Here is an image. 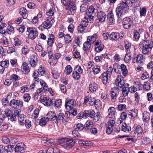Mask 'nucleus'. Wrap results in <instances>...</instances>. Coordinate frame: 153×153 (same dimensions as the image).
Listing matches in <instances>:
<instances>
[{
    "instance_id": "obj_58",
    "label": "nucleus",
    "mask_w": 153,
    "mask_h": 153,
    "mask_svg": "<svg viewBox=\"0 0 153 153\" xmlns=\"http://www.w3.org/2000/svg\"><path fill=\"white\" fill-rule=\"evenodd\" d=\"M150 139L149 138L147 137L143 138L142 140V143L145 145L150 143Z\"/></svg>"
},
{
    "instance_id": "obj_56",
    "label": "nucleus",
    "mask_w": 153,
    "mask_h": 153,
    "mask_svg": "<svg viewBox=\"0 0 153 153\" xmlns=\"http://www.w3.org/2000/svg\"><path fill=\"white\" fill-rule=\"evenodd\" d=\"M9 65V62L8 60H5L0 63V66L5 68H7Z\"/></svg>"
},
{
    "instance_id": "obj_22",
    "label": "nucleus",
    "mask_w": 153,
    "mask_h": 153,
    "mask_svg": "<svg viewBox=\"0 0 153 153\" xmlns=\"http://www.w3.org/2000/svg\"><path fill=\"white\" fill-rule=\"evenodd\" d=\"M56 114L53 111H49L47 114V117L48 118L49 120L50 119L51 120L55 122V119H56Z\"/></svg>"
},
{
    "instance_id": "obj_46",
    "label": "nucleus",
    "mask_w": 153,
    "mask_h": 153,
    "mask_svg": "<svg viewBox=\"0 0 153 153\" xmlns=\"http://www.w3.org/2000/svg\"><path fill=\"white\" fill-rule=\"evenodd\" d=\"M52 74L53 77L57 79L59 76V74L58 73L57 69L56 68H54L52 70Z\"/></svg>"
},
{
    "instance_id": "obj_13",
    "label": "nucleus",
    "mask_w": 153,
    "mask_h": 153,
    "mask_svg": "<svg viewBox=\"0 0 153 153\" xmlns=\"http://www.w3.org/2000/svg\"><path fill=\"white\" fill-rule=\"evenodd\" d=\"M4 114L7 117L8 119L11 121L16 120L15 117H13V114L11 110L8 108L6 109L4 111Z\"/></svg>"
},
{
    "instance_id": "obj_19",
    "label": "nucleus",
    "mask_w": 153,
    "mask_h": 153,
    "mask_svg": "<svg viewBox=\"0 0 153 153\" xmlns=\"http://www.w3.org/2000/svg\"><path fill=\"white\" fill-rule=\"evenodd\" d=\"M97 16L99 21L100 22H103L105 20L106 15L105 13L102 11L97 12Z\"/></svg>"
},
{
    "instance_id": "obj_37",
    "label": "nucleus",
    "mask_w": 153,
    "mask_h": 153,
    "mask_svg": "<svg viewBox=\"0 0 153 153\" xmlns=\"http://www.w3.org/2000/svg\"><path fill=\"white\" fill-rule=\"evenodd\" d=\"M123 10L120 7H117L116 8V13L117 17L122 16Z\"/></svg>"
},
{
    "instance_id": "obj_12",
    "label": "nucleus",
    "mask_w": 153,
    "mask_h": 153,
    "mask_svg": "<svg viewBox=\"0 0 153 153\" xmlns=\"http://www.w3.org/2000/svg\"><path fill=\"white\" fill-rule=\"evenodd\" d=\"M100 112H97L96 115L94 111L92 110L90 111L89 117L93 118V121L94 122H96L99 120L100 119Z\"/></svg>"
},
{
    "instance_id": "obj_15",
    "label": "nucleus",
    "mask_w": 153,
    "mask_h": 153,
    "mask_svg": "<svg viewBox=\"0 0 153 153\" xmlns=\"http://www.w3.org/2000/svg\"><path fill=\"white\" fill-rule=\"evenodd\" d=\"M24 150V145L22 143H18L15 148V151L16 153H23Z\"/></svg>"
},
{
    "instance_id": "obj_60",
    "label": "nucleus",
    "mask_w": 153,
    "mask_h": 153,
    "mask_svg": "<svg viewBox=\"0 0 153 153\" xmlns=\"http://www.w3.org/2000/svg\"><path fill=\"white\" fill-rule=\"evenodd\" d=\"M49 63L51 65H53L56 64L57 62V60L55 59L53 56H51L49 59Z\"/></svg>"
},
{
    "instance_id": "obj_31",
    "label": "nucleus",
    "mask_w": 153,
    "mask_h": 153,
    "mask_svg": "<svg viewBox=\"0 0 153 153\" xmlns=\"http://www.w3.org/2000/svg\"><path fill=\"white\" fill-rule=\"evenodd\" d=\"M88 11H89V13L90 15L96 16L98 12V10L94 8L93 6H91L89 8Z\"/></svg>"
},
{
    "instance_id": "obj_40",
    "label": "nucleus",
    "mask_w": 153,
    "mask_h": 153,
    "mask_svg": "<svg viewBox=\"0 0 153 153\" xmlns=\"http://www.w3.org/2000/svg\"><path fill=\"white\" fill-rule=\"evenodd\" d=\"M142 87L143 88L144 90L146 91H148L150 89V86L149 82H144L143 85Z\"/></svg>"
},
{
    "instance_id": "obj_34",
    "label": "nucleus",
    "mask_w": 153,
    "mask_h": 153,
    "mask_svg": "<svg viewBox=\"0 0 153 153\" xmlns=\"http://www.w3.org/2000/svg\"><path fill=\"white\" fill-rule=\"evenodd\" d=\"M55 12L56 10L55 8L53 7H52L46 12V15L48 16V18H52L51 16H53L54 13Z\"/></svg>"
},
{
    "instance_id": "obj_49",
    "label": "nucleus",
    "mask_w": 153,
    "mask_h": 153,
    "mask_svg": "<svg viewBox=\"0 0 153 153\" xmlns=\"http://www.w3.org/2000/svg\"><path fill=\"white\" fill-rule=\"evenodd\" d=\"M48 89V86H44L43 88H41L37 90V93L39 94L40 95L42 94Z\"/></svg>"
},
{
    "instance_id": "obj_7",
    "label": "nucleus",
    "mask_w": 153,
    "mask_h": 153,
    "mask_svg": "<svg viewBox=\"0 0 153 153\" xmlns=\"http://www.w3.org/2000/svg\"><path fill=\"white\" fill-rule=\"evenodd\" d=\"M114 84L120 88H123L125 84L124 78L122 76H118L115 81Z\"/></svg>"
},
{
    "instance_id": "obj_59",
    "label": "nucleus",
    "mask_w": 153,
    "mask_h": 153,
    "mask_svg": "<svg viewBox=\"0 0 153 153\" xmlns=\"http://www.w3.org/2000/svg\"><path fill=\"white\" fill-rule=\"evenodd\" d=\"M64 40L66 43H70L71 41V36L69 34H67L64 36Z\"/></svg>"
},
{
    "instance_id": "obj_21",
    "label": "nucleus",
    "mask_w": 153,
    "mask_h": 153,
    "mask_svg": "<svg viewBox=\"0 0 153 153\" xmlns=\"http://www.w3.org/2000/svg\"><path fill=\"white\" fill-rule=\"evenodd\" d=\"M54 41V35L51 34L49 35L47 41L48 45L52 47Z\"/></svg>"
},
{
    "instance_id": "obj_24",
    "label": "nucleus",
    "mask_w": 153,
    "mask_h": 153,
    "mask_svg": "<svg viewBox=\"0 0 153 153\" xmlns=\"http://www.w3.org/2000/svg\"><path fill=\"white\" fill-rule=\"evenodd\" d=\"M88 3L86 1H84L80 7V11L83 13L85 11L88 7Z\"/></svg>"
},
{
    "instance_id": "obj_3",
    "label": "nucleus",
    "mask_w": 153,
    "mask_h": 153,
    "mask_svg": "<svg viewBox=\"0 0 153 153\" xmlns=\"http://www.w3.org/2000/svg\"><path fill=\"white\" fill-rule=\"evenodd\" d=\"M27 31L29 33L28 37L31 39H34L38 36V32L36 29L33 27H29L27 28Z\"/></svg>"
},
{
    "instance_id": "obj_62",
    "label": "nucleus",
    "mask_w": 153,
    "mask_h": 153,
    "mask_svg": "<svg viewBox=\"0 0 153 153\" xmlns=\"http://www.w3.org/2000/svg\"><path fill=\"white\" fill-rule=\"evenodd\" d=\"M39 110L38 108H36L35 110L34 113L32 114V117L33 119H35L37 118L39 115Z\"/></svg>"
},
{
    "instance_id": "obj_44",
    "label": "nucleus",
    "mask_w": 153,
    "mask_h": 153,
    "mask_svg": "<svg viewBox=\"0 0 153 153\" xmlns=\"http://www.w3.org/2000/svg\"><path fill=\"white\" fill-rule=\"evenodd\" d=\"M74 128L77 131H81L84 128V126L81 123L75 124L74 126Z\"/></svg>"
},
{
    "instance_id": "obj_29",
    "label": "nucleus",
    "mask_w": 153,
    "mask_h": 153,
    "mask_svg": "<svg viewBox=\"0 0 153 153\" xmlns=\"http://www.w3.org/2000/svg\"><path fill=\"white\" fill-rule=\"evenodd\" d=\"M91 44L87 40L83 44V49L85 51H88L90 50Z\"/></svg>"
},
{
    "instance_id": "obj_55",
    "label": "nucleus",
    "mask_w": 153,
    "mask_h": 153,
    "mask_svg": "<svg viewBox=\"0 0 153 153\" xmlns=\"http://www.w3.org/2000/svg\"><path fill=\"white\" fill-rule=\"evenodd\" d=\"M100 71V67L97 65H95L93 68V72L94 74H98Z\"/></svg>"
},
{
    "instance_id": "obj_4",
    "label": "nucleus",
    "mask_w": 153,
    "mask_h": 153,
    "mask_svg": "<svg viewBox=\"0 0 153 153\" xmlns=\"http://www.w3.org/2000/svg\"><path fill=\"white\" fill-rule=\"evenodd\" d=\"M143 134V129L140 126H137L135 131H132L131 132V136L136 137L137 136L138 137H141Z\"/></svg>"
},
{
    "instance_id": "obj_23",
    "label": "nucleus",
    "mask_w": 153,
    "mask_h": 153,
    "mask_svg": "<svg viewBox=\"0 0 153 153\" xmlns=\"http://www.w3.org/2000/svg\"><path fill=\"white\" fill-rule=\"evenodd\" d=\"M102 80L104 84L105 85L108 83V78L110 77L107 74V72H104L102 74Z\"/></svg>"
},
{
    "instance_id": "obj_42",
    "label": "nucleus",
    "mask_w": 153,
    "mask_h": 153,
    "mask_svg": "<svg viewBox=\"0 0 153 153\" xmlns=\"http://www.w3.org/2000/svg\"><path fill=\"white\" fill-rule=\"evenodd\" d=\"M41 142L42 144H43L45 146H50L52 144L51 141L46 138L42 139Z\"/></svg>"
},
{
    "instance_id": "obj_52",
    "label": "nucleus",
    "mask_w": 153,
    "mask_h": 153,
    "mask_svg": "<svg viewBox=\"0 0 153 153\" xmlns=\"http://www.w3.org/2000/svg\"><path fill=\"white\" fill-rule=\"evenodd\" d=\"M8 125L5 123H2L0 124V130L2 131H4L7 129Z\"/></svg>"
},
{
    "instance_id": "obj_33",
    "label": "nucleus",
    "mask_w": 153,
    "mask_h": 153,
    "mask_svg": "<svg viewBox=\"0 0 153 153\" xmlns=\"http://www.w3.org/2000/svg\"><path fill=\"white\" fill-rule=\"evenodd\" d=\"M120 69L122 72V74L124 76H126L128 74V71L126 66L124 64H121L120 65Z\"/></svg>"
},
{
    "instance_id": "obj_11",
    "label": "nucleus",
    "mask_w": 153,
    "mask_h": 153,
    "mask_svg": "<svg viewBox=\"0 0 153 153\" xmlns=\"http://www.w3.org/2000/svg\"><path fill=\"white\" fill-rule=\"evenodd\" d=\"M45 20L43 23L45 29L51 28L54 22V19L53 18H46Z\"/></svg>"
},
{
    "instance_id": "obj_14",
    "label": "nucleus",
    "mask_w": 153,
    "mask_h": 153,
    "mask_svg": "<svg viewBox=\"0 0 153 153\" xmlns=\"http://www.w3.org/2000/svg\"><path fill=\"white\" fill-rule=\"evenodd\" d=\"M124 27L126 29L129 28L132 24V22L130 18H125L123 19V22Z\"/></svg>"
},
{
    "instance_id": "obj_10",
    "label": "nucleus",
    "mask_w": 153,
    "mask_h": 153,
    "mask_svg": "<svg viewBox=\"0 0 153 153\" xmlns=\"http://www.w3.org/2000/svg\"><path fill=\"white\" fill-rule=\"evenodd\" d=\"M123 36V33L122 32L120 33L112 32L110 35L109 37L111 40H117L119 39H122Z\"/></svg>"
},
{
    "instance_id": "obj_6",
    "label": "nucleus",
    "mask_w": 153,
    "mask_h": 153,
    "mask_svg": "<svg viewBox=\"0 0 153 153\" xmlns=\"http://www.w3.org/2000/svg\"><path fill=\"white\" fill-rule=\"evenodd\" d=\"M66 7L68 10L69 14H72L76 12V7L75 3L72 1L71 0L68 1V4Z\"/></svg>"
},
{
    "instance_id": "obj_25",
    "label": "nucleus",
    "mask_w": 153,
    "mask_h": 153,
    "mask_svg": "<svg viewBox=\"0 0 153 153\" xmlns=\"http://www.w3.org/2000/svg\"><path fill=\"white\" fill-rule=\"evenodd\" d=\"M108 19V23L112 24L114 21V14L112 12H110L107 15Z\"/></svg>"
},
{
    "instance_id": "obj_32",
    "label": "nucleus",
    "mask_w": 153,
    "mask_h": 153,
    "mask_svg": "<svg viewBox=\"0 0 153 153\" xmlns=\"http://www.w3.org/2000/svg\"><path fill=\"white\" fill-rule=\"evenodd\" d=\"M143 119L144 121L147 122L149 120L150 115L149 113L146 111H144L143 113Z\"/></svg>"
},
{
    "instance_id": "obj_16",
    "label": "nucleus",
    "mask_w": 153,
    "mask_h": 153,
    "mask_svg": "<svg viewBox=\"0 0 153 153\" xmlns=\"http://www.w3.org/2000/svg\"><path fill=\"white\" fill-rule=\"evenodd\" d=\"M40 102L45 106H50L53 102L51 99L46 97H44L41 98Z\"/></svg>"
},
{
    "instance_id": "obj_47",
    "label": "nucleus",
    "mask_w": 153,
    "mask_h": 153,
    "mask_svg": "<svg viewBox=\"0 0 153 153\" xmlns=\"http://www.w3.org/2000/svg\"><path fill=\"white\" fill-rule=\"evenodd\" d=\"M62 102L61 100L58 99L55 101L54 103L53 104L54 105L53 106L55 108H58L61 105Z\"/></svg>"
},
{
    "instance_id": "obj_51",
    "label": "nucleus",
    "mask_w": 153,
    "mask_h": 153,
    "mask_svg": "<svg viewBox=\"0 0 153 153\" xmlns=\"http://www.w3.org/2000/svg\"><path fill=\"white\" fill-rule=\"evenodd\" d=\"M122 90V93L123 96L126 97L127 96L129 91V88L128 87L123 88Z\"/></svg>"
},
{
    "instance_id": "obj_35",
    "label": "nucleus",
    "mask_w": 153,
    "mask_h": 153,
    "mask_svg": "<svg viewBox=\"0 0 153 153\" xmlns=\"http://www.w3.org/2000/svg\"><path fill=\"white\" fill-rule=\"evenodd\" d=\"M131 54L129 51L128 50L127 51L126 53V54L124 60L126 62H128L131 59Z\"/></svg>"
},
{
    "instance_id": "obj_41",
    "label": "nucleus",
    "mask_w": 153,
    "mask_h": 153,
    "mask_svg": "<svg viewBox=\"0 0 153 153\" xmlns=\"http://www.w3.org/2000/svg\"><path fill=\"white\" fill-rule=\"evenodd\" d=\"M6 31L9 34H13L14 32V28L12 26L9 25L7 27Z\"/></svg>"
},
{
    "instance_id": "obj_61",
    "label": "nucleus",
    "mask_w": 153,
    "mask_h": 153,
    "mask_svg": "<svg viewBox=\"0 0 153 153\" xmlns=\"http://www.w3.org/2000/svg\"><path fill=\"white\" fill-rule=\"evenodd\" d=\"M22 53L25 55H26L30 51V50L27 47H24L22 49Z\"/></svg>"
},
{
    "instance_id": "obj_64",
    "label": "nucleus",
    "mask_w": 153,
    "mask_h": 153,
    "mask_svg": "<svg viewBox=\"0 0 153 153\" xmlns=\"http://www.w3.org/2000/svg\"><path fill=\"white\" fill-rule=\"evenodd\" d=\"M38 72L39 73V74L41 75L42 76L45 74V71L44 68L42 67V66L40 67L38 69Z\"/></svg>"
},
{
    "instance_id": "obj_53",
    "label": "nucleus",
    "mask_w": 153,
    "mask_h": 153,
    "mask_svg": "<svg viewBox=\"0 0 153 153\" xmlns=\"http://www.w3.org/2000/svg\"><path fill=\"white\" fill-rule=\"evenodd\" d=\"M137 59V62L140 65L142 63V60L143 59V55L142 54H138L136 57Z\"/></svg>"
},
{
    "instance_id": "obj_48",
    "label": "nucleus",
    "mask_w": 153,
    "mask_h": 153,
    "mask_svg": "<svg viewBox=\"0 0 153 153\" xmlns=\"http://www.w3.org/2000/svg\"><path fill=\"white\" fill-rule=\"evenodd\" d=\"M18 119L20 123H22V124H21V125H23L25 122H26V120H27L26 118L22 114L19 116Z\"/></svg>"
},
{
    "instance_id": "obj_28",
    "label": "nucleus",
    "mask_w": 153,
    "mask_h": 153,
    "mask_svg": "<svg viewBox=\"0 0 153 153\" xmlns=\"http://www.w3.org/2000/svg\"><path fill=\"white\" fill-rule=\"evenodd\" d=\"M95 107L98 110H101L102 108V103L99 100H97L95 101L94 104Z\"/></svg>"
},
{
    "instance_id": "obj_17",
    "label": "nucleus",
    "mask_w": 153,
    "mask_h": 153,
    "mask_svg": "<svg viewBox=\"0 0 153 153\" xmlns=\"http://www.w3.org/2000/svg\"><path fill=\"white\" fill-rule=\"evenodd\" d=\"M65 140L64 145L67 149L72 147L74 144L75 142L72 139H66Z\"/></svg>"
},
{
    "instance_id": "obj_2",
    "label": "nucleus",
    "mask_w": 153,
    "mask_h": 153,
    "mask_svg": "<svg viewBox=\"0 0 153 153\" xmlns=\"http://www.w3.org/2000/svg\"><path fill=\"white\" fill-rule=\"evenodd\" d=\"M132 2L130 0H121L120 6L118 7L122 8L126 13L128 12L130 6L132 5Z\"/></svg>"
},
{
    "instance_id": "obj_39",
    "label": "nucleus",
    "mask_w": 153,
    "mask_h": 153,
    "mask_svg": "<svg viewBox=\"0 0 153 153\" xmlns=\"http://www.w3.org/2000/svg\"><path fill=\"white\" fill-rule=\"evenodd\" d=\"M49 121V119L48 117H44L41 118L39 121V124L42 126H45L46 123Z\"/></svg>"
},
{
    "instance_id": "obj_57",
    "label": "nucleus",
    "mask_w": 153,
    "mask_h": 153,
    "mask_svg": "<svg viewBox=\"0 0 153 153\" xmlns=\"http://www.w3.org/2000/svg\"><path fill=\"white\" fill-rule=\"evenodd\" d=\"M146 10L145 8H141L140 10V13L141 17L145 16L146 15Z\"/></svg>"
},
{
    "instance_id": "obj_38",
    "label": "nucleus",
    "mask_w": 153,
    "mask_h": 153,
    "mask_svg": "<svg viewBox=\"0 0 153 153\" xmlns=\"http://www.w3.org/2000/svg\"><path fill=\"white\" fill-rule=\"evenodd\" d=\"M143 30L142 29H140L139 31H134V37L136 41H137L139 39L140 34L139 32H141L143 31Z\"/></svg>"
},
{
    "instance_id": "obj_26",
    "label": "nucleus",
    "mask_w": 153,
    "mask_h": 153,
    "mask_svg": "<svg viewBox=\"0 0 153 153\" xmlns=\"http://www.w3.org/2000/svg\"><path fill=\"white\" fill-rule=\"evenodd\" d=\"M89 89L91 92L95 91L98 88L97 85L95 82L90 83L89 85Z\"/></svg>"
},
{
    "instance_id": "obj_18",
    "label": "nucleus",
    "mask_w": 153,
    "mask_h": 153,
    "mask_svg": "<svg viewBox=\"0 0 153 153\" xmlns=\"http://www.w3.org/2000/svg\"><path fill=\"white\" fill-rule=\"evenodd\" d=\"M38 59L34 56L30 57L29 59V62L32 67H35L37 63Z\"/></svg>"
},
{
    "instance_id": "obj_27",
    "label": "nucleus",
    "mask_w": 153,
    "mask_h": 153,
    "mask_svg": "<svg viewBox=\"0 0 153 153\" xmlns=\"http://www.w3.org/2000/svg\"><path fill=\"white\" fill-rule=\"evenodd\" d=\"M97 38V35L96 34H94L92 36H88L87 40L90 43L93 44L96 41Z\"/></svg>"
},
{
    "instance_id": "obj_20",
    "label": "nucleus",
    "mask_w": 153,
    "mask_h": 153,
    "mask_svg": "<svg viewBox=\"0 0 153 153\" xmlns=\"http://www.w3.org/2000/svg\"><path fill=\"white\" fill-rule=\"evenodd\" d=\"M115 109L113 107H110L108 109V116L109 118L113 119L115 118Z\"/></svg>"
},
{
    "instance_id": "obj_50",
    "label": "nucleus",
    "mask_w": 153,
    "mask_h": 153,
    "mask_svg": "<svg viewBox=\"0 0 153 153\" xmlns=\"http://www.w3.org/2000/svg\"><path fill=\"white\" fill-rule=\"evenodd\" d=\"M72 71V68L71 65H68L65 68V72L66 75L70 74Z\"/></svg>"
},
{
    "instance_id": "obj_9",
    "label": "nucleus",
    "mask_w": 153,
    "mask_h": 153,
    "mask_svg": "<svg viewBox=\"0 0 153 153\" xmlns=\"http://www.w3.org/2000/svg\"><path fill=\"white\" fill-rule=\"evenodd\" d=\"M119 89L117 88L114 87L111 90V97L112 102H114L116 101L117 97L119 94Z\"/></svg>"
},
{
    "instance_id": "obj_43",
    "label": "nucleus",
    "mask_w": 153,
    "mask_h": 153,
    "mask_svg": "<svg viewBox=\"0 0 153 153\" xmlns=\"http://www.w3.org/2000/svg\"><path fill=\"white\" fill-rule=\"evenodd\" d=\"M88 16L87 17H85L84 18V19H86L88 23H91L93 22L94 19L93 17L94 16L92 15H89L88 14Z\"/></svg>"
},
{
    "instance_id": "obj_54",
    "label": "nucleus",
    "mask_w": 153,
    "mask_h": 153,
    "mask_svg": "<svg viewBox=\"0 0 153 153\" xmlns=\"http://www.w3.org/2000/svg\"><path fill=\"white\" fill-rule=\"evenodd\" d=\"M79 74H80L77 72H76V71H74L72 73V76L75 79L78 80L80 77Z\"/></svg>"
},
{
    "instance_id": "obj_63",
    "label": "nucleus",
    "mask_w": 153,
    "mask_h": 153,
    "mask_svg": "<svg viewBox=\"0 0 153 153\" xmlns=\"http://www.w3.org/2000/svg\"><path fill=\"white\" fill-rule=\"evenodd\" d=\"M24 100L25 102H28L30 99V97L28 94H25L23 97Z\"/></svg>"
},
{
    "instance_id": "obj_5",
    "label": "nucleus",
    "mask_w": 153,
    "mask_h": 153,
    "mask_svg": "<svg viewBox=\"0 0 153 153\" xmlns=\"http://www.w3.org/2000/svg\"><path fill=\"white\" fill-rule=\"evenodd\" d=\"M115 121L111 120L109 121L105 125L106 133L110 134L113 131V128L115 123Z\"/></svg>"
},
{
    "instance_id": "obj_1",
    "label": "nucleus",
    "mask_w": 153,
    "mask_h": 153,
    "mask_svg": "<svg viewBox=\"0 0 153 153\" xmlns=\"http://www.w3.org/2000/svg\"><path fill=\"white\" fill-rule=\"evenodd\" d=\"M139 45L142 49V53L144 54H149L153 47L152 45L149 40L141 41Z\"/></svg>"
},
{
    "instance_id": "obj_45",
    "label": "nucleus",
    "mask_w": 153,
    "mask_h": 153,
    "mask_svg": "<svg viewBox=\"0 0 153 153\" xmlns=\"http://www.w3.org/2000/svg\"><path fill=\"white\" fill-rule=\"evenodd\" d=\"M22 67L25 71V74L28 73L30 72V70L29 66L26 62H25L23 63L22 65Z\"/></svg>"
},
{
    "instance_id": "obj_36",
    "label": "nucleus",
    "mask_w": 153,
    "mask_h": 153,
    "mask_svg": "<svg viewBox=\"0 0 153 153\" xmlns=\"http://www.w3.org/2000/svg\"><path fill=\"white\" fill-rule=\"evenodd\" d=\"M63 115V114L62 113H59L57 115H56L55 119V123H58L61 122L62 121V117Z\"/></svg>"
},
{
    "instance_id": "obj_30",
    "label": "nucleus",
    "mask_w": 153,
    "mask_h": 153,
    "mask_svg": "<svg viewBox=\"0 0 153 153\" xmlns=\"http://www.w3.org/2000/svg\"><path fill=\"white\" fill-rule=\"evenodd\" d=\"M27 10L25 8L22 7L20 9L19 13L24 19H26L27 16Z\"/></svg>"
},
{
    "instance_id": "obj_8",
    "label": "nucleus",
    "mask_w": 153,
    "mask_h": 153,
    "mask_svg": "<svg viewBox=\"0 0 153 153\" xmlns=\"http://www.w3.org/2000/svg\"><path fill=\"white\" fill-rule=\"evenodd\" d=\"M76 105V102L74 100H69L67 99L66 100L65 106L67 109L68 110H71L73 109V107Z\"/></svg>"
}]
</instances>
